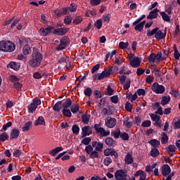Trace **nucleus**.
Segmentation results:
<instances>
[{
	"label": "nucleus",
	"instance_id": "1",
	"mask_svg": "<svg viewBox=\"0 0 180 180\" xmlns=\"http://www.w3.org/2000/svg\"><path fill=\"white\" fill-rule=\"evenodd\" d=\"M41 61H43V55L39 52L37 50H34L32 54V58L28 61L29 65L32 68H37L41 65Z\"/></svg>",
	"mask_w": 180,
	"mask_h": 180
},
{
	"label": "nucleus",
	"instance_id": "2",
	"mask_svg": "<svg viewBox=\"0 0 180 180\" xmlns=\"http://www.w3.org/2000/svg\"><path fill=\"white\" fill-rule=\"evenodd\" d=\"M155 35V39L156 40H162V39H165V37L167 36V31L162 32L161 30H160V27H156L152 30H147V37H151V36Z\"/></svg>",
	"mask_w": 180,
	"mask_h": 180
},
{
	"label": "nucleus",
	"instance_id": "3",
	"mask_svg": "<svg viewBox=\"0 0 180 180\" xmlns=\"http://www.w3.org/2000/svg\"><path fill=\"white\" fill-rule=\"evenodd\" d=\"M16 49V45L15 43L11 41H0V51H4L6 53H12L15 51Z\"/></svg>",
	"mask_w": 180,
	"mask_h": 180
},
{
	"label": "nucleus",
	"instance_id": "4",
	"mask_svg": "<svg viewBox=\"0 0 180 180\" xmlns=\"http://www.w3.org/2000/svg\"><path fill=\"white\" fill-rule=\"evenodd\" d=\"M115 178L116 180H129L130 179V176L127 175L124 170L118 169L115 173Z\"/></svg>",
	"mask_w": 180,
	"mask_h": 180
},
{
	"label": "nucleus",
	"instance_id": "5",
	"mask_svg": "<svg viewBox=\"0 0 180 180\" xmlns=\"http://www.w3.org/2000/svg\"><path fill=\"white\" fill-rule=\"evenodd\" d=\"M120 82L122 85H123V88L125 91H127L130 88V84H131V81L130 79H127V76L123 75L120 77Z\"/></svg>",
	"mask_w": 180,
	"mask_h": 180
},
{
	"label": "nucleus",
	"instance_id": "6",
	"mask_svg": "<svg viewBox=\"0 0 180 180\" xmlns=\"http://www.w3.org/2000/svg\"><path fill=\"white\" fill-rule=\"evenodd\" d=\"M151 90L155 94H164L165 92V87L158 82H155L152 84Z\"/></svg>",
	"mask_w": 180,
	"mask_h": 180
},
{
	"label": "nucleus",
	"instance_id": "7",
	"mask_svg": "<svg viewBox=\"0 0 180 180\" xmlns=\"http://www.w3.org/2000/svg\"><path fill=\"white\" fill-rule=\"evenodd\" d=\"M94 130H96V133L100 134L101 137H108L110 134V131H105L103 127H101V124H95Z\"/></svg>",
	"mask_w": 180,
	"mask_h": 180
},
{
	"label": "nucleus",
	"instance_id": "8",
	"mask_svg": "<svg viewBox=\"0 0 180 180\" xmlns=\"http://www.w3.org/2000/svg\"><path fill=\"white\" fill-rule=\"evenodd\" d=\"M54 30V27L53 26H47V27H41L39 30V33L40 36H42L44 37H46L50 34V33L53 34V31Z\"/></svg>",
	"mask_w": 180,
	"mask_h": 180
},
{
	"label": "nucleus",
	"instance_id": "9",
	"mask_svg": "<svg viewBox=\"0 0 180 180\" xmlns=\"http://www.w3.org/2000/svg\"><path fill=\"white\" fill-rule=\"evenodd\" d=\"M68 30H70V28H67V27L55 28L53 27V34H55L56 36H65L67 33H68Z\"/></svg>",
	"mask_w": 180,
	"mask_h": 180
},
{
	"label": "nucleus",
	"instance_id": "10",
	"mask_svg": "<svg viewBox=\"0 0 180 180\" xmlns=\"http://www.w3.org/2000/svg\"><path fill=\"white\" fill-rule=\"evenodd\" d=\"M70 38L67 36L60 39V44L58 45L57 50H64L67 46H70Z\"/></svg>",
	"mask_w": 180,
	"mask_h": 180
},
{
	"label": "nucleus",
	"instance_id": "11",
	"mask_svg": "<svg viewBox=\"0 0 180 180\" xmlns=\"http://www.w3.org/2000/svg\"><path fill=\"white\" fill-rule=\"evenodd\" d=\"M104 155L108 157V155H111L112 157H115V158H117L119 157V154L115 150L112 148H107L104 150Z\"/></svg>",
	"mask_w": 180,
	"mask_h": 180
},
{
	"label": "nucleus",
	"instance_id": "12",
	"mask_svg": "<svg viewBox=\"0 0 180 180\" xmlns=\"http://www.w3.org/2000/svg\"><path fill=\"white\" fill-rule=\"evenodd\" d=\"M82 137H86V136H91L92 134V128L89 126H84L82 128Z\"/></svg>",
	"mask_w": 180,
	"mask_h": 180
},
{
	"label": "nucleus",
	"instance_id": "13",
	"mask_svg": "<svg viewBox=\"0 0 180 180\" xmlns=\"http://www.w3.org/2000/svg\"><path fill=\"white\" fill-rule=\"evenodd\" d=\"M129 64L133 68H138L140 64H141V60L139 57L134 58L130 60Z\"/></svg>",
	"mask_w": 180,
	"mask_h": 180
},
{
	"label": "nucleus",
	"instance_id": "14",
	"mask_svg": "<svg viewBox=\"0 0 180 180\" xmlns=\"http://www.w3.org/2000/svg\"><path fill=\"white\" fill-rule=\"evenodd\" d=\"M97 79L98 81H102L104 78H108L110 76V71H108L107 70H104L101 74H98Z\"/></svg>",
	"mask_w": 180,
	"mask_h": 180
},
{
	"label": "nucleus",
	"instance_id": "15",
	"mask_svg": "<svg viewBox=\"0 0 180 180\" xmlns=\"http://www.w3.org/2000/svg\"><path fill=\"white\" fill-rule=\"evenodd\" d=\"M158 12H160V10H158V8H155L149 13V15L147 16V19H150V20H153V19H157V18H158Z\"/></svg>",
	"mask_w": 180,
	"mask_h": 180
},
{
	"label": "nucleus",
	"instance_id": "16",
	"mask_svg": "<svg viewBox=\"0 0 180 180\" xmlns=\"http://www.w3.org/2000/svg\"><path fill=\"white\" fill-rule=\"evenodd\" d=\"M116 123H117V121L115 120V118H110L105 121V126L108 127V129H113V127L116 126Z\"/></svg>",
	"mask_w": 180,
	"mask_h": 180
},
{
	"label": "nucleus",
	"instance_id": "17",
	"mask_svg": "<svg viewBox=\"0 0 180 180\" xmlns=\"http://www.w3.org/2000/svg\"><path fill=\"white\" fill-rule=\"evenodd\" d=\"M171 174V167L168 165H164L162 167V175L163 176H167V175H169Z\"/></svg>",
	"mask_w": 180,
	"mask_h": 180
},
{
	"label": "nucleus",
	"instance_id": "18",
	"mask_svg": "<svg viewBox=\"0 0 180 180\" xmlns=\"http://www.w3.org/2000/svg\"><path fill=\"white\" fill-rule=\"evenodd\" d=\"M104 143L108 147H115V144H116V141H115L113 138L109 136L105 139Z\"/></svg>",
	"mask_w": 180,
	"mask_h": 180
},
{
	"label": "nucleus",
	"instance_id": "19",
	"mask_svg": "<svg viewBox=\"0 0 180 180\" xmlns=\"http://www.w3.org/2000/svg\"><path fill=\"white\" fill-rule=\"evenodd\" d=\"M7 68H11L12 70H14L15 71H18L20 69V63H15V62H10L7 65Z\"/></svg>",
	"mask_w": 180,
	"mask_h": 180
},
{
	"label": "nucleus",
	"instance_id": "20",
	"mask_svg": "<svg viewBox=\"0 0 180 180\" xmlns=\"http://www.w3.org/2000/svg\"><path fill=\"white\" fill-rule=\"evenodd\" d=\"M20 134V131H19L18 129L16 128H13L10 134V137L12 139H15L16 140V139H18V137H19V135Z\"/></svg>",
	"mask_w": 180,
	"mask_h": 180
},
{
	"label": "nucleus",
	"instance_id": "21",
	"mask_svg": "<svg viewBox=\"0 0 180 180\" xmlns=\"http://www.w3.org/2000/svg\"><path fill=\"white\" fill-rule=\"evenodd\" d=\"M46 126V121H44V117L43 116H39L35 121L34 126Z\"/></svg>",
	"mask_w": 180,
	"mask_h": 180
},
{
	"label": "nucleus",
	"instance_id": "22",
	"mask_svg": "<svg viewBox=\"0 0 180 180\" xmlns=\"http://www.w3.org/2000/svg\"><path fill=\"white\" fill-rule=\"evenodd\" d=\"M63 109V101H58L53 106V110L55 112H60Z\"/></svg>",
	"mask_w": 180,
	"mask_h": 180
},
{
	"label": "nucleus",
	"instance_id": "23",
	"mask_svg": "<svg viewBox=\"0 0 180 180\" xmlns=\"http://www.w3.org/2000/svg\"><path fill=\"white\" fill-rule=\"evenodd\" d=\"M22 53L24 56H29L32 53V49H30V45L25 44L22 48Z\"/></svg>",
	"mask_w": 180,
	"mask_h": 180
},
{
	"label": "nucleus",
	"instance_id": "24",
	"mask_svg": "<svg viewBox=\"0 0 180 180\" xmlns=\"http://www.w3.org/2000/svg\"><path fill=\"white\" fill-rule=\"evenodd\" d=\"M132 26H135L134 30H136V32H143V29H144V27H143L140 22H136V20L132 23Z\"/></svg>",
	"mask_w": 180,
	"mask_h": 180
},
{
	"label": "nucleus",
	"instance_id": "25",
	"mask_svg": "<svg viewBox=\"0 0 180 180\" xmlns=\"http://www.w3.org/2000/svg\"><path fill=\"white\" fill-rule=\"evenodd\" d=\"M72 105V101H71V98H67L65 102L62 103V107L64 109H68V108H71V105Z\"/></svg>",
	"mask_w": 180,
	"mask_h": 180
},
{
	"label": "nucleus",
	"instance_id": "26",
	"mask_svg": "<svg viewBox=\"0 0 180 180\" xmlns=\"http://www.w3.org/2000/svg\"><path fill=\"white\" fill-rule=\"evenodd\" d=\"M148 143L153 147V148H157L160 146V141L157 139H151L150 141H148Z\"/></svg>",
	"mask_w": 180,
	"mask_h": 180
},
{
	"label": "nucleus",
	"instance_id": "27",
	"mask_svg": "<svg viewBox=\"0 0 180 180\" xmlns=\"http://www.w3.org/2000/svg\"><path fill=\"white\" fill-rule=\"evenodd\" d=\"M129 120H130V117H126L123 121V124L125 127H127V129H131V127H133V122H129Z\"/></svg>",
	"mask_w": 180,
	"mask_h": 180
},
{
	"label": "nucleus",
	"instance_id": "28",
	"mask_svg": "<svg viewBox=\"0 0 180 180\" xmlns=\"http://www.w3.org/2000/svg\"><path fill=\"white\" fill-rule=\"evenodd\" d=\"M125 164L129 165V164H133V156L130 153H127L125 156Z\"/></svg>",
	"mask_w": 180,
	"mask_h": 180
},
{
	"label": "nucleus",
	"instance_id": "29",
	"mask_svg": "<svg viewBox=\"0 0 180 180\" xmlns=\"http://www.w3.org/2000/svg\"><path fill=\"white\" fill-rule=\"evenodd\" d=\"M171 101V97L169 96H164L162 97V101H161V105L162 106H165Z\"/></svg>",
	"mask_w": 180,
	"mask_h": 180
},
{
	"label": "nucleus",
	"instance_id": "30",
	"mask_svg": "<svg viewBox=\"0 0 180 180\" xmlns=\"http://www.w3.org/2000/svg\"><path fill=\"white\" fill-rule=\"evenodd\" d=\"M150 155L155 158V157H158L160 155V150L157 148H152L150 150Z\"/></svg>",
	"mask_w": 180,
	"mask_h": 180
},
{
	"label": "nucleus",
	"instance_id": "31",
	"mask_svg": "<svg viewBox=\"0 0 180 180\" xmlns=\"http://www.w3.org/2000/svg\"><path fill=\"white\" fill-rule=\"evenodd\" d=\"M63 147H57V148L53 149L50 152V154H51V155L56 157V155H57V154H58V153H60V151H63Z\"/></svg>",
	"mask_w": 180,
	"mask_h": 180
},
{
	"label": "nucleus",
	"instance_id": "32",
	"mask_svg": "<svg viewBox=\"0 0 180 180\" xmlns=\"http://www.w3.org/2000/svg\"><path fill=\"white\" fill-rule=\"evenodd\" d=\"M91 115H88V114L85 113L82 115V120L84 124H88L89 123V119Z\"/></svg>",
	"mask_w": 180,
	"mask_h": 180
},
{
	"label": "nucleus",
	"instance_id": "33",
	"mask_svg": "<svg viewBox=\"0 0 180 180\" xmlns=\"http://www.w3.org/2000/svg\"><path fill=\"white\" fill-rule=\"evenodd\" d=\"M160 14L162 16V19H163L165 22H171V18H169L168 14L165 13V12L160 11Z\"/></svg>",
	"mask_w": 180,
	"mask_h": 180
},
{
	"label": "nucleus",
	"instance_id": "34",
	"mask_svg": "<svg viewBox=\"0 0 180 180\" xmlns=\"http://www.w3.org/2000/svg\"><path fill=\"white\" fill-rule=\"evenodd\" d=\"M27 109L29 113H34V112H36V109H37V107L31 103L27 105Z\"/></svg>",
	"mask_w": 180,
	"mask_h": 180
},
{
	"label": "nucleus",
	"instance_id": "35",
	"mask_svg": "<svg viewBox=\"0 0 180 180\" xmlns=\"http://www.w3.org/2000/svg\"><path fill=\"white\" fill-rule=\"evenodd\" d=\"M9 127H12V122H8L6 124H4L0 131L1 133H4V131H6V130H8Z\"/></svg>",
	"mask_w": 180,
	"mask_h": 180
},
{
	"label": "nucleus",
	"instance_id": "36",
	"mask_svg": "<svg viewBox=\"0 0 180 180\" xmlns=\"http://www.w3.org/2000/svg\"><path fill=\"white\" fill-rule=\"evenodd\" d=\"M32 121H28L27 122H26L25 126L22 127V131L24 132L29 131V130H30V127L32 126Z\"/></svg>",
	"mask_w": 180,
	"mask_h": 180
},
{
	"label": "nucleus",
	"instance_id": "37",
	"mask_svg": "<svg viewBox=\"0 0 180 180\" xmlns=\"http://www.w3.org/2000/svg\"><path fill=\"white\" fill-rule=\"evenodd\" d=\"M149 116L152 119L153 122H160V120H161V117H160V115L150 113V114H149Z\"/></svg>",
	"mask_w": 180,
	"mask_h": 180
},
{
	"label": "nucleus",
	"instance_id": "38",
	"mask_svg": "<svg viewBox=\"0 0 180 180\" xmlns=\"http://www.w3.org/2000/svg\"><path fill=\"white\" fill-rule=\"evenodd\" d=\"M157 60V55L154 53L150 54L148 57V63H155Z\"/></svg>",
	"mask_w": 180,
	"mask_h": 180
},
{
	"label": "nucleus",
	"instance_id": "39",
	"mask_svg": "<svg viewBox=\"0 0 180 180\" xmlns=\"http://www.w3.org/2000/svg\"><path fill=\"white\" fill-rule=\"evenodd\" d=\"M168 140H169V138H168V135H167L165 132H163L162 137L161 139L162 144H167V143H168Z\"/></svg>",
	"mask_w": 180,
	"mask_h": 180
},
{
	"label": "nucleus",
	"instance_id": "40",
	"mask_svg": "<svg viewBox=\"0 0 180 180\" xmlns=\"http://www.w3.org/2000/svg\"><path fill=\"white\" fill-rule=\"evenodd\" d=\"M70 110L73 113H77V112L79 110V105H78V104H73L70 107Z\"/></svg>",
	"mask_w": 180,
	"mask_h": 180
},
{
	"label": "nucleus",
	"instance_id": "41",
	"mask_svg": "<svg viewBox=\"0 0 180 180\" xmlns=\"http://www.w3.org/2000/svg\"><path fill=\"white\" fill-rule=\"evenodd\" d=\"M62 113L63 116H66V117H71L72 116V114L71 113V110H70V109L64 108L62 110Z\"/></svg>",
	"mask_w": 180,
	"mask_h": 180
},
{
	"label": "nucleus",
	"instance_id": "42",
	"mask_svg": "<svg viewBox=\"0 0 180 180\" xmlns=\"http://www.w3.org/2000/svg\"><path fill=\"white\" fill-rule=\"evenodd\" d=\"M108 71H110V75L115 74V72H117V71H119V67H117V65L110 66Z\"/></svg>",
	"mask_w": 180,
	"mask_h": 180
},
{
	"label": "nucleus",
	"instance_id": "43",
	"mask_svg": "<svg viewBox=\"0 0 180 180\" xmlns=\"http://www.w3.org/2000/svg\"><path fill=\"white\" fill-rule=\"evenodd\" d=\"M9 139V135L6 132L0 134V141H6Z\"/></svg>",
	"mask_w": 180,
	"mask_h": 180
},
{
	"label": "nucleus",
	"instance_id": "44",
	"mask_svg": "<svg viewBox=\"0 0 180 180\" xmlns=\"http://www.w3.org/2000/svg\"><path fill=\"white\" fill-rule=\"evenodd\" d=\"M72 131L74 134L78 136V134H79V127L77 124H74L72 127Z\"/></svg>",
	"mask_w": 180,
	"mask_h": 180
},
{
	"label": "nucleus",
	"instance_id": "45",
	"mask_svg": "<svg viewBox=\"0 0 180 180\" xmlns=\"http://www.w3.org/2000/svg\"><path fill=\"white\" fill-rule=\"evenodd\" d=\"M119 47L122 50H124L129 47V42L120 41L119 43Z\"/></svg>",
	"mask_w": 180,
	"mask_h": 180
},
{
	"label": "nucleus",
	"instance_id": "46",
	"mask_svg": "<svg viewBox=\"0 0 180 180\" xmlns=\"http://www.w3.org/2000/svg\"><path fill=\"white\" fill-rule=\"evenodd\" d=\"M120 139H122V140H123L124 141H127V140H129V139H130V136H129V134L124 132L122 133L120 135Z\"/></svg>",
	"mask_w": 180,
	"mask_h": 180
},
{
	"label": "nucleus",
	"instance_id": "47",
	"mask_svg": "<svg viewBox=\"0 0 180 180\" xmlns=\"http://www.w3.org/2000/svg\"><path fill=\"white\" fill-rule=\"evenodd\" d=\"M31 103L37 108L39 105H41V101L39 98L36 97L32 99V103Z\"/></svg>",
	"mask_w": 180,
	"mask_h": 180
},
{
	"label": "nucleus",
	"instance_id": "48",
	"mask_svg": "<svg viewBox=\"0 0 180 180\" xmlns=\"http://www.w3.org/2000/svg\"><path fill=\"white\" fill-rule=\"evenodd\" d=\"M74 25H79V23H82V17L77 15L73 20Z\"/></svg>",
	"mask_w": 180,
	"mask_h": 180
},
{
	"label": "nucleus",
	"instance_id": "49",
	"mask_svg": "<svg viewBox=\"0 0 180 180\" xmlns=\"http://www.w3.org/2000/svg\"><path fill=\"white\" fill-rule=\"evenodd\" d=\"M153 72H154L155 75L156 77H158V78H160V77H161V75H162V72H161V68H160V69L154 68Z\"/></svg>",
	"mask_w": 180,
	"mask_h": 180
},
{
	"label": "nucleus",
	"instance_id": "50",
	"mask_svg": "<svg viewBox=\"0 0 180 180\" xmlns=\"http://www.w3.org/2000/svg\"><path fill=\"white\" fill-rule=\"evenodd\" d=\"M103 164L105 165V167H109V165L112 164V158L106 157L103 160Z\"/></svg>",
	"mask_w": 180,
	"mask_h": 180
},
{
	"label": "nucleus",
	"instance_id": "51",
	"mask_svg": "<svg viewBox=\"0 0 180 180\" xmlns=\"http://www.w3.org/2000/svg\"><path fill=\"white\" fill-rule=\"evenodd\" d=\"M113 92H115V90H113V89H112L110 86H108L105 95H107L108 96H112V95H113Z\"/></svg>",
	"mask_w": 180,
	"mask_h": 180
},
{
	"label": "nucleus",
	"instance_id": "52",
	"mask_svg": "<svg viewBox=\"0 0 180 180\" xmlns=\"http://www.w3.org/2000/svg\"><path fill=\"white\" fill-rule=\"evenodd\" d=\"M94 27L98 29H102V19L97 20L96 22L94 23Z\"/></svg>",
	"mask_w": 180,
	"mask_h": 180
},
{
	"label": "nucleus",
	"instance_id": "53",
	"mask_svg": "<svg viewBox=\"0 0 180 180\" xmlns=\"http://www.w3.org/2000/svg\"><path fill=\"white\" fill-rule=\"evenodd\" d=\"M71 22H72V18L71 17V15L65 16L64 19L65 25H70Z\"/></svg>",
	"mask_w": 180,
	"mask_h": 180
},
{
	"label": "nucleus",
	"instance_id": "54",
	"mask_svg": "<svg viewBox=\"0 0 180 180\" xmlns=\"http://www.w3.org/2000/svg\"><path fill=\"white\" fill-rule=\"evenodd\" d=\"M84 94L86 96H91L92 95V89L87 87L84 90Z\"/></svg>",
	"mask_w": 180,
	"mask_h": 180
},
{
	"label": "nucleus",
	"instance_id": "55",
	"mask_svg": "<svg viewBox=\"0 0 180 180\" xmlns=\"http://www.w3.org/2000/svg\"><path fill=\"white\" fill-rule=\"evenodd\" d=\"M108 115H112L115 114V110H116V109H115V107L113 105H108Z\"/></svg>",
	"mask_w": 180,
	"mask_h": 180
},
{
	"label": "nucleus",
	"instance_id": "56",
	"mask_svg": "<svg viewBox=\"0 0 180 180\" xmlns=\"http://www.w3.org/2000/svg\"><path fill=\"white\" fill-rule=\"evenodd\" d=\"M125 110L127 112H131V110H133V105H131V103H130L129 101H127L125 103Z\"/></svg>",
	"mask_w": 180,
	"mask_h": 180
},
{
	"label": "nucleus",
	"instance_id": "57",
	"mask_svg": "<svg viewBox=\"0 0 180 180\" xmlns=\"http://www.w3.org/2000/svg\"><path fill=\"white\" fill-rule=\"evenodd\" d=\"M90 158H92V160H95V158H98L99 155L96 150H93L90 155Z\"/></svg>",
	"mask_w": 180,
	"mask_h": 180
},
{
	"label": "nucleus",
	"instance_id": "58",
	"mask_svg": "<svg viewBox=\"0 0 180 180\" xmlns=\"http://www.w3.org/2000/svg\"><path fill=\"white\" fill-rule=\"evenodd\" d=\"M136 94L139 96H146V90L144 89H139L136 91Z\"/></svg>",
	"mask_w": 180,
	"mask_h": 180
},
{
	"label": "nucleus",
	"instance_id": "59",
	"mask_svg": "<svg viewBox=\"0 0 180 180\" xmlns=\"http://www.w3.org/2000/svg\"><path fill=\"white\" fill-rule=\"evenodd\" d=\"M91 140V138L86 137L82 140L81 143L82 144H84V146H89Z\"/></svg>",
	"mask_w": 180,
	"mask_h": 180
},
{
	"label": "nucleus",
	"instance_id": "60",
	"mask_svg": "<svg viewBox=\"0 0 180 180\" xmlns=\"http://www.w3.org/2000/svg\"><path fill=\"white\" fill-rule=\"evenodd\" d=\"M85 151H86V154H88L89 155L91 154V153H92L94 151V148L92 147V146L89 145V146H86Z\"/></svg>",
	"mask_w": 180,
	"mask_h": 180
},
{
	"label": "nucleus",
	"instance_id": "61",
	"mask_svg": "<svg viewBox=\"0 0 180 180\" xmlns=\"http://www.w3.org/2000/svg\"><path fill=\"white\" fill-rule=\"evenodd\" d=\"M102 148H103V143H101V142H98L96 148H95V150L96 151H102Z\"/></svg>",
	"mask_w": 180,
	"mask_h": 180
},
{
	"label": "nucleus",
	"instance_id": "62",
	"mask_svg": "<svg viewBox=\"0 0 180 180\" xmlns=\"http://www.w3.org/2000/svg\"><path fill=\"white\" fill-rule=\"evenodd\" d=\"M13 87L16 91H20L22 89V84L19 82H15L13 84Z\"/></svg>",
	"mask_w": 180,
	"mask_h": 180
},
{
	"label": "nucleus",
	"instance_id": "63",
	"mask_svg": "<svg viewBox=\"0 0 180 180\" xmlns=\"http://www.w3.org/2000/svg\"><path fill=\"white\" fill-rule=\"evenodd\" d=\"M68 9L70 12H75V11H77V5H75V4H71L68 8Z\"/></svg>",
	"mask_w": 180,
	"mask_h": 180
},
{
	"label": "nucleus",
	"instance_id": "64",
	"mask_svg": "<svg viewBox=\"0 0 180 180\" xmlns=\"http://www.w3.org/2000/svg\"><path fill=\"white\" fill-rule=\"evenodd\" d=\"M67 57L64 56H61L60 58H58V63L59 64H65V63H67Z\"/></svg>",
	"mask_w": 180,
	"mask_h": 180
}]
</instances>
